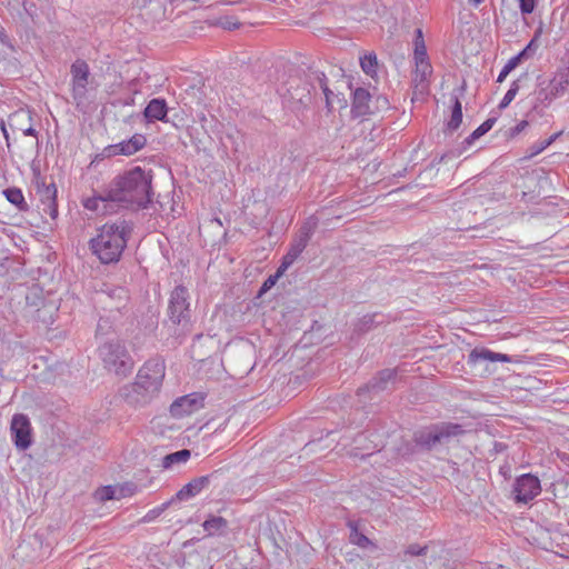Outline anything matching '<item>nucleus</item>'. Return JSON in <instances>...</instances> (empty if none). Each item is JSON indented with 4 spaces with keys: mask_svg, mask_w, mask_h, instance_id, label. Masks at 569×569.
Instances as JSON below:
<instances>
[{
    "mask_svg": "<svg viewBox=\"0 0 569 569\" xmlns=\"http://www.w3.org/2000/svg\"><path fill=\"white\" fill-rule=\"evenodd\" d=\"M152 171L137 166L118 174L108 183V196L116 206L127 209H146L152 203Z\"/></svg>",
    "mask_w": 569,
    "mask_h": 569,
    "instance_id": "f257e3e1",
    "label": "nucleus"
},
{
    "mask_svg": "<svg viewBox=\"0 0 569 569\" xmlns=\"http://www.w3.org/2000/svg\"><path fill=\"white\" fill-rule=\"evenodd\" d=\"M164 376V359L150 358L139 369L134 382L123 386L119 395L130 406H144L159 395Z\"/></svg>",
    "mask_w": 569,
    "mask_h": 569,
    "instance_id": "f03ea898",
    "label": "nucleus"
},
{
    "mask_svg": "<svg viewBox=\"0 0 569 569\" xmlns=\"http://www.w3.org/2000/svg\"><path fill=\"white\" fill-rule=\"evenodd\" d=\"M89 247L103 264L116 263L120 260L129 238L133 232V222L123 218L108 221L98 230Z\"/></svg>",
    "mask_w": 569,
    "mask_h": 569,
    "instance_id": "7ed1b4c3",
    "label": "nucleus"
},
{
    "mask_svg": "<svg viewBox=\"0 0 569 569\" xmlns=\"http://www.w3.org/2000/svg\"><path fill=\"white\" fill-rule=\"evenodd\" d=\"M312 72H321L315 67H308L303 76H291L286 82V92L283 97L290 103L295 111L310 108L316 103L318 97V84L316 79H311Z\"/></svg>",
    "mask_w": 569,
    "mask_h": 569,
    "instance_id": "20e7f679",
    "label": "nucleus"
},
{
    "mask_svg": "<svg viewBox=\"0 0 569 569\" xmlns=\"http://www.w3.org/2000/svg\"><path fill=\"white\" fill-rule=\"evenodd\" d=\"M465 433V429L459 423L438 422L416 430L412 440L422 452H431L439 446L447 445L451 438Z\"/></svg>",
    "mask_w": 569,
    "mask_h": 569,
    "instance_id": "39448f33",
    "label": "nucleus"
},
{
    "mask_svg": "<svg viewBox=\"0 0 569 569\" xmlns=\"http://www.w3.org/2000/svg\"><path fill=\"white\" fill-rule=\"evenodd\" d=\"M98 355L104 369L120 378L128 377L134 367V361L121 340H108L98 348Z\"/></svg>",
    "mask_w": 569,
    "mask_h": 569,
    "instance_id": "423d86ee",
    "label": "nucleus"
},
{
    "mask_svg": "<svg viewBox=\"0 0 569 569\" xmlns=\"http://www.w3.org/2000/svg\"><path fill=\"white\" fill-rule=\"evenodd\" d=\"M129 300V291L123 287L116 286L106 284V290H101L97 296V302L104 312L112 316L113 321H120L128 313Z\"/></svg>",
    "mask_w": 569,
    "mask_h": 569,
    "instance_id": "0eeeda50",
    "label": "nucleus"
},
{
    "mask_svg": "<svg viewBox=\"0 0 569 569\" xmlns=\"http://www.w3.org/2000/svg\"><path fill=\"white\" fill-rule=\"evenodd\" d=\"M188 289L179 284L170 295L168 305V317L173 325L182 326L183 328L190 325V302Z\"/></svg>",
    "mask_w": 569,
    "mask_h": 569,
    "instance_id": "6e6552de",
    "label": "nucleus"
},
{
    "mask_svg": "<svg viewBox=\"0 0 569 569\" xmlns=\"http://www.w3.org/2000/svg\"><path fill=\"white\" fill-rule=\"evenodd\" d=\"M49 553V545H44V535L40 531L26 533L13 551V558L20 561H34Z\"/></svg>",
    "mask_w": 569,
    "mask_h": 569,
    "instance_id": "1a4fd4ad",
    "label": "nucleus"
},
{
    "mask_svg": "<svg viewBox=\"0 0 569 569\" xmlns=\"http://www.w3.org/2000/svg\"><path fill=\"white\" fill-rule=\"evenodd\" d=\"M319 223V219L316 216H310L301 224L298 233L293 238L288 252L282 257L281 263L289 268L298 257L307 248L312 234L315 233Z\"/></svg>",
    "mask_w": 569,
    "mask_h": 569,
    "instance_id": "9d476101",
    "label": "nucleus"
},
{
    "mask_svg": "<svg viewBox=\"0 0 569 569\" xmlns=\"http://www.w3.org/2000/svg\"><path fill=\"white\" fill-rule=\"evenodd\" d=\"M33 184L40 200L42 214H48L53 221L58 218L57 187L53 181L47 183L40 172L34 176Z\"/></svg>",
    "mask_w": 569,
    "mask_h": 569,
    "instance_id": "9b49d317",
    "label": "nucleus"
},
{
    "mask_svg": "<svg viewBox=\"0 0 569 569\" xmlns=\"http://www.w3.org/2000/svg\"><path fill=\"white\" fill-rule=\"evenodd\" d=\"M70 73L72 99L77 106H80L87 100L90 83L89 64L82 59H77L70 67Z\"/></svg>",
    "mask_w": 569,
    "mask_h": 569,
    "instance_id": "f8f14e48",
    "label": "nucleus"
},
{
    "mask_svg": "<svg viewBox=\"0 0 569 569\" xmlns=\"http://www.w3.org/2000/svg\"><path fill=\"white\" fill-rule=\"evenodd\" d=\"M540 492V480L531 473L521 475L513 483L512 495L517 503H528Z\"/></svg>",
    "mask_w": 569,
    "mask_h": 569,
    "instance_id": "ddd939ff",
    "label": "nucleus"
},
{
    "mask_svg": "<svg viewBox=\"0 0 569 569\" xmlns=\"http://www.w3.org/2000/svg\"><path fill=\"white\" fill-rule=\"evenodd\" d=\"M204 393L192 392L177 398L170 406V413L174 418L191 415L204 406Z\"/></svg>",
    "mask_w": 569,
    "mask_h": 569,
    "instance_id": "4468645a",
    "label": "nucleus"
},
{
    "mask_svg": "<svg viewBox=\"0 0 569 569\" xmlns=\"http://www.w3.org/2000/svg\"><path fill=\"white\" fill-rule=\"evenodd\" d=\"M147 144V138L141 133L133 134L130 139L106 147L102 154L107 158L114 156H131Z\"/></svg>",
    "mask_w": 569,
    "mask_h": 569,
    "instance_id": "2eb2a0df",
    "label": "nucleus"
},
{
    "mask_svg": "<svg viewBox=\"0 0 569 569\" xmlns=\"http://www.w3.org/2000/svg\"><path fill=\"white\" fill-rule=\"evenodd\" d=\"M10 429L17 448L26 450L31 446V426L27 416L21 413L14 415Z\"/></svg>",
    "mask_w": 569,
    "mask_h": 569,
    "instance_id": "dca6fc26",
    "label": "nucleus"
},
{
    "mask_svg": "<svg viewBox=\"0 0 569 569\" xmlns=\"http://www.w3.org/2000/svg\"><path fill=\"white\" fill-rule=\"evenodd\" d=\"M397 378L396 369H383L380 370L371 380L358 389V395L361 396L365 392L379 393L388 389L389 385H393Z\"/></svg>",
    "mask_w": 569,
    "mask_h": 569,
    "instance_id": "f3484780",
    "label": "nucleus"
},
{
    "mask_svg": "<svg viewBox=\"0 0 569 569\" xmlns=\"http://www.w3.org/2000/svg\"><path fill=\"white\" fill-rule=\"evenodd\" d=\"M372 96L368 89L359 87L352 92L351 113L352 117H365L372 114Z\"/></svg>",
    "mask_w": 569,
    "mask_h": 569,
    "instance_id": "a211bd4d",
    "label": "nucleus"
},
{
    "mask_svg": "<svg viewBox=\"0 0 569 569\" xmlns=\"http://www.w3.org/2000/svg\"><path fill=\"white\" fill-rule=\"evenodd\" d=\"M108 196V184L99 192L94 191L93 196L82 200V206L90 211L110 213L114 210L116 202Z\"/></svg>",
    "mask_w": 569,
    "mask_h": 569,
    "instance_id": "6ab92c4d",
    "label": "nucleus"
},
{
    "mask_svg": "<svg viewBox=\"0 0 569 569\" xmlns=\"http://www.w3.org/2000/svg\"><path fill=\"white\" fill-rule=\"evenodd\" d=\"M497 121V118L491 117L488 118L486 121H483L475 131H472L463 141H462V148L460 150H451L449 152L443 153L438 162L442 163L446 161L447 158H455L459 157L463 150H466L468 147H470L477 139L489 132L492 127L495 126Z\"/></svg>",
    "mask_w": 569,
    "mask_h": 569,
    "instance_id": "aec40b11",
    "label": "nucleus"
},
{
    "mask_svg": "<svg viewBox=\"0 0 569 569\" xmlns=\"http://www.w3.org/2000/svg\"><path fill=\"white\" fill-rule=\"evenodd\" d=\"M218 471H214L211 475L201 476L193 478L190 482L184 485L172 498L174 501H183L188 500L198 493H200L204 488L210 485V480L212 477L217 475Z\"/></svg>",
    "mask_w": 569,
    "mask_h": 569,
    "instance_id": "412c9836",
    "label": "nucleus"
},
{
    "mask_svg": "<svg viewBox=\"0 0 569 569\" xmlns=\"http://www.w3.org/2000/svg\"><path fill=\"white\" fill-rule=\"evenodd\" d=\"M390 322V317L382 312L365 315L353 323V335L362 336L379 326Z\"/></svg>",
    "mask_w": 569,
    "mask_h": 569,
    "instance_id": "4be33fe9",
    "label": "nucleus"
},
{
    "mask_svg": "<svg viewBox=\"0 0 569 569\" xmlns=\"http://www.w3.org/2000/svg\"><path fill=\"white\" fill-rule=\"evenodd\" d=\"M480 361H491V362H511L512 359L509 355L506 353H499L491 351L487 348H475L470 351L468 356L467 362L469 365H477Z\"/></svg>",
    "mask_w": 569,
    "mask_h": 569,
    "instance_id": "5701e85b",
    "label": "nucleus"
},
{
    "mask_svg": "<svg viewBox=\"0 0 569 569\" xmlns=\"http://www.w3.org/2000/svg\"><path fill=\"white\" fill-rule=\"evenodd\" d=\"M168 106L164 99H151L143 110V117L148 123L154 121H167Z\"/></svg>",
    "mask_w": 569,
    "mask_h": 569,
    "instance_id": "b1692460",
    "label": "nucleus"
},
{
    "mask_svg": "<svg viewBox=\"0 0 569 569\" xmlns=\"http://www.w3.org/2000/svg\"><path fill=\"white\" fill-rule=\"evenodd\" d=\"M208 536L224 535L228 529V520L220 516H209L202 523Z\"/></svg>",
    "mask_w": 569,
    "mask_h": 569,
    "instance_id": "393cba45",
    "label": "nucleus"
},
{
    "mask_svg": "<svg viewBox=\"0 0 569 569\" xmlns=\"http://www.w3.org/2000/svg\"><path fill=\"white\" fill-rule=\"evenodd\" d=\"M569 87V73L560 72L557 73L549 82V91L551 98H558L566 93Z\"/></svg>",
    "mask_w": 569,
    "mask_h": 569,
    "instance_id": "a878e982",
    "label": "nucleus"
},
{
    "mask_svg": "<svg viewBox=\"0 0 569 569\" xmlns=\"http://www.w3.org/2000/svg\"><path fill=\"white\" fill-rule=\"evenodd\" d=\"M31 121L32 117L30 111L24 109H19L8 117V126L12 131H21L31 123Z\"/></svg>",
    "mask_w": 569,
    "mask_h": 569,
    "instance_id": "bb28decb",
    "label": "nucleus"
},
{
    "mask_svg": "<svg viewBox=\"0 0 569 569\" xmlns=\"http://www.w3.org/2000/svg\"><path fill=\"white\" fill-rule=\"evenodd\" d=\"M311 79H316L318 87L321 89L325 101H326V108L329 112L333 109V97L335 93L330 88L328 87V78L323 71L321 72H312Z\"/></svg>",
    "mask_w": 569,
    "mask_h": 569,
    "instance_id": "cd10ccee",
    "label": "nucleus"
},
{
    "mask_svg": "<svg viewBox=\"0 0 569 569\" xmlns=\"http://www.w3.org/2000/svg\"><path fill=\"white\" fill-rule=\"evenodd\" d=\"M3 196L6 199L13 204L19 211L27 212L29 211L30 207L27 203L24 196L20 188L17 187H9L3 190Z\"/></svg>",
    "mask_w": 569,
    "mask_h": 569,
    "instance_id": "c85d7f7f",
    "label": "nucleus"
},
{
    "mask_svg": "<svg viewBox=\"0 0 569 569\" xmlns=\"http://www.w3.org/2000/svg\"><path fill=\"white\" fill-rule=\"evenodd\" d=\"M416 69L413 72V82L416 86L425 84L428 82V77L432 73V68L428 58L415 59Z\"/></svg>",
    "mask_w": 569,
    "mask_h": 569,
    "instance_id": "c756f323",
    "label": "nucleus"
},
{
    "mask_svg": "<svg viewBox=\"0 0 569 569\" xmlns=\"http://www.w3.org/2000/svg\"><path fill=\"white\" fill-rule=\"evenodd\" d=\"M451 101V116L447 122V130L452 132L456 131L462 122V106L457 94L452 96Z\"/></svg>",
    "mask_w": 569,
    "mask_h": 569,
    "instance_id": "7c9ffc66",
    "label": "nucleus"
},
{
    "mask_svg": "<svg viewBox=\"0 0 569 569\" xmlns=\"http://www.w3.org/2000/svg\"><path fill=\"white\" fill-rule=\"evenodd\" d=\"M117 488L113 486H103L94 491V498L98 501L103 502L112 499H120L126 496L123 487L119 489V493H117Z\"/></svg>",
    "mask_w": 569,
    "mask_h": 569,
    "instance_id": "2f4dec72",
    "label": "nucleus"
},
{
    "mask_svg": "<svg viewBox=\"0 0 569 569\" xmlns=\"http://www.w3.org/2000/svg\"><path fill=\"white\" fill-rule=\"evenodd\" d=\"M191 457L189 449H181L172 453L166 455L162 458V467L164 469L171 468L176 463L187 462Z\"/></svg>",
    "mask_w": 569,
    "mask_h": 569,
    "instance_id": "473e14b6",
    "label": "nucleus"
},
{
    "mask_svg": "<svg viewBox=\"0 0 569 569\" xmlns=\"http://www.w3.org/2000/svg\"><path fill=\"white\" fill-rule=\"evenodd\" d=\"M348 527L350 528L349 540L351 543L360 548H367L371 545L370 539L365 533L359 531L358 525L355 521H349Z\"/></svg>",
    "mask_w": 569,
    "mask_h": 569,
    "instance_id": "72a5a7b5",
    "label": "nucleus"
},
{
    "mask_svg": "<svg viewBox=\"0 0 569 569\" xmlns=\"http://www.w3.org/2000/svg\"><path fill=\"white\" fill-rule=\"evenodd\" d=\"M528 78V74L527 73H523L521 74L517 80H515L509 90L506 92L505 97L502 98V100L500 101L498 108L500 110L507 108L511 101L515 99V97L517 96L519 89H520V84L523 80H527Z\"/></svg>",
    "mask_w": 569,
    "mask_h": 569,
    "instance_id": "f704fd0d",
    "label": "nucleus"
},
{
    "mask_svg": "<svg viewBox=\"0 0 569 569\" xmlns=\"http://www.w3.org/2000/svg\"><path fill=\"white\" fill-rule=\"evenodd\" d=\"M360 66L367 76L375 77L378 68L377 54L375 52H369L360 57Z\"/></svg>",
    "mask_w": 569,
    "mask_h": 569,
    "instance_id": "c9c22d12",
    "label": "nucleus"
},
{
    "mask_svg": "<svg viewBox=\"0 0 569 569\" xmlns=\"http://www.w3.org/2000/svg\"><path fill=\"white\" fill-rule=\"evenodd\" d=\"M112 316L110 313L104 312V315L100 316L96 329V336H107L111 331L114 330V323Z\"/></svg>",
    "mask_w": 569,
    "mask_h": 569,
    "instance_id": "e433bc0d",
    "label": "nucleus"
},
{
    "mask_svg": "<svg viewBox=\"0 0 569 569\" xmlns=\"http://www.w3.org/2000/svg\"><path fill=\"white\" fill-rule=\"evenodd\" d=\"M288 268L284 264L280 263L274 274L269 276L263 283L261 284L258 296L261 297L267 291H269L278 281V279L286 272Z\"/></svg>",
    "mask_w": 569,
    "mask_h": 569,
    "instance_id": "4c0bfd02",
    "label": "nucleus"
},
{
    "mask_svg": "<svg viewBox=\"0 0 569 569\" xmlns=\"http://www.w3.org/2000/svg\"><path fill=\"white\" fill-rule=\"evenodd\" d=\"M416 36H415V59H425V58H428V54H427V48H426V44H425V40H423V34H422V30L421 29H416L415 31Z\"/></svg>",
    "mask_w": 569,
    "mask_h": 569,
    "instance_id": "58836bf2",
    "label": "nucleus"
},
{
    "mask_svg": "<svg viewBox=\"0 0 569 569\" xmlns=\"http://www.w3.org/2000/svg\"><path fill=\"white\" fill-rule=\"evenodd\" d=\"M555 98H551L549 88H542L536 92L535 101L531 106V111H536L540 104L549 106Z\"/></svg>",
    "mask_w": 569,
    "mask_h": 569,
    "instance_id": "ea45409f",
    "label": "nucleus"
},
{
    "mask_svg": "<svg viewBox=\"0 0 569 569\" xmlns=\"http://www.w3.org/2000/svg\"><path fill=\"white\" fill-rule=\"evenodd\" d=\"M44 299L41 295V290L38 287H32L26 295V303L31 307H39L43 305Z\"/></svg>",
    "mask_w": 569,
    "mask_h": 569,
    "instance_id": "a19ab883",
    "label": "nucleus"
},
{
    "mask_svg": "<svg viewBox=\"0 0 569 569\" xmlns=\"http://www.w3.org/2000/svg\"><path fill=\"white\" fill-rule=\"evenodd\" d=\"M174 502L173 498L163 502L161 506H158L151 510H149L146 516L142 518V522H150L157 519L163 511H166L172 503Z\"/></svg>",
    "mask_w": 569,
    "mask_h": 569,
    "instance_id": "79ce46f5",
    "label": "nucleus"
},
{
    "mask_svg": "<svg viewBox=\"0 0 569 569\" xmlns=\"http://www.w3.org/2000/svg\"><path fill=\"white\" fill-rule=\"evenodd\" d=\"M371 109L372 114L388 111L390 109V102L385 94H377L375 96Z\"/></svg>",
    "mask_w": 569,
    "mask_h": 569,
    "instance_id": "37998d69",
    "label": "nucleus"
},
{
    "mask_svg": "<svg viewBox=\"0 0 569 569\" xmlns=\"http://www.w3.org/2000/svg\"><path fill=\"white\" fill-rule=\"evenodd\" d=\"M519 64H520V62H519L518 58L512 57L511 59H509L508 62L501 69L500 73H499V76L497 78V82H499V83L503 82L505 79L507 78V76L512 70H515Z\"/></svg>",
    "mask_w": 569,
    "mask_h": 569,
    "instance_id": "c03bdc74",
    "label": "nucleus"
},
{
    "mask_svg": "<svg viewBox=\"0 0 569 569\" xmlns=\"http://www.w3.org/2000/svg\"><path fill=\"white\" fill-rule=\"evenodd\" d=\"M398 452L401 457H410V456H413V455L420 452V450H419L417 443H415L413 441L412 442L407 441L399 447Z\"/></svg>",
    "mask_w": 569,
    "mask_h": 569,
    "instance_id": "a18cd8bd",
    "label": "nucleus"
},
{
    "mask_svg": "<svg viewBox=\"0 0 569 569\" xmlns=\"http://www.w3.org/2000/svg\"><path fill=\"white\" fill-rule=\"evenodd\" d=\"M216 24L222 27L224 30H234L240 27V22L232 17H221Z\"/></svg>",
    "mask_w": 569,
    "mask_h": 569,
    "instance_id": "49530a36",
    "label": "nucleus"
},
{
    "mask_svg": "<svg viewBox=\"0 0 569 569\" xmlns=\"http://www.w3.org/2000/svg\"><path fill=\"white\" fill-rule=\"evenodd\" d=\"M427 552L428 546H420L418 543H411L405 550V555H409L411 557L426 556Z\"/></svg>",
    "mask_w": 569,
    "mask_h": 569,
    "instance_id": "de8ad7c7",
    "label": "nucleus"
},
{
    "mask_svg": "<svg viewBox=\"0 0 569 569\" xmlns=\"http://www.w3.org/2000/svg\"><path fill=\"white\" fill-rule=\"evenodd\" d=\"M519 8L522 14H530L536 8V0H519Z\"/></svg>",
    "mask_w": 569,
    "mask_h": 569,
    "instance_id": "09e8293b",
    "label": "nucleus"
},
{
    "mask_svg": "<svg viewBox=\"0 0 569 569\" xmlns=\"http://www.w3.org/2000/svg\"><path fill=\"white\" fill-rule=\"evenodd\" d=\"M0 42L4 47H7L11 52L17 51L14 43L12 42V40L10 39V37L7 34L6 30L2 27H0Z\"/></svg>",
    "mask_w": 569,
    "mask_h": 569,
    "instance_id": "8fccbe9b",
    "label": "nucleus"
},
{
    "mask_svg": "<svg viewBox=\"0 0 569 569\" xmlns=\"http://www.w3.org/2000/svg\"><path fill=\"white\" fill-rule=\"evenodd\" d=\"M527 126H528V121L527 120H521L517 126H515V127L509 129L508 137L509 138H515L520 132H522Z\"/></svg>",
    "mask_w": 569,
    "mask_h": 569,
    "instance_id": "3c124183",
    "label": "nucleus"
},
{
    "mask_svg": "<svg viewBox=\"0 0 569 569\" xmlns=\"http://www.w3.org/2000/svg\"><path fill=\"white\" fill-rule=\"evenodd\" d=\"M535 43V40L532 39L518 54L515 56V58L519 59V62L521 63L525 59L529 58L530 52L532 50V46Z\"/></svg>",
    "mask_w": 569,
    "mask_h": 569,
    "instance_id": "603ef678",
    "label": "nucleus"
},
{
    "mask_svg": "<svg viewBox=\"0 0 569 569\" xmlns=\"http://www.w3.org/2000/svg\"><path fill=\"white\" fill-rule=\"evenodd\" d=\"M7 124L8 122H4L3 120L1 121L0 123V128H1V131L3 133V137L6 139V143H7V148L8 150L10 151L11 149V142H10V137H9V132H8V129H7Z\"/></svg>",
    "mask_w": 569,
    "mask_h": 569,
    "instance_id": "864d4df0",
    "label": "nucleus"
},
{
    "mask_svg": "<svg viewBox=\"0 0 569 569\" xmlns=\"http://www.w3.org/2000/svg\"><path fill=\"white\" fill-rule=\"evenodd\" d=\"M7 124L8 122H4L3 120L1 121L0 123V128H1V131L3 133V137L6 139V143H7V148L8 150L10 151L11 149V142H10V137H9V132H8V129H7Z\"/></svg>",
    "mask_w": 569,
    "mask_h": 569,
    "instance_id": "5fc2aeb1",
    "label": "nucleus"
},
{
    "mask_svg": "<svg viewBox=\"0 0 569 569\" xmlns=\"http://www.w3.org/2000/svg\"><path fill=\"white\" fill-rule=\"evenodd\" d=\"M546 148H548V146H545V141L537 142L531 147L530 156H536L543 151Z\"/></svg>",
    "mask_w": 569,
    "mask_h": 569,
    "instance_id": "6e6d98bb",
    "label": "nucleus"
},
{
    "mask_svg": "<svg viewBox=\"0 0 569 569\" xmlns=\"http://www.w3.org/2000/svg\"><path fill=\"white\" fill-rule=\"evenodd\" d=\"M21 132L24 134V136H31V137H37L38 132L36 129H33V127L31 126V123H29L26 128H23L21 130Z\"/></svg>",
    "mask_w": 569,
    "mask_h": 569,
    "instance_id": "4d7b16f0",
    "label": "nucleus"
},
{
    "mask_svg": "<svg viewBox=\"0 0 569 569\" xmlns=\"http://www.w3.org/2000/svg\"><path fill=\"white\" fill-rule=\"evenodd\" d=\"M9 343L8 332L0 327V345Z\"/></svg>",
    "mask_w": 569,
    "mask_h": 569,
    "instance_id": "13d9d810",
    "label": "nucleus"
},
{
    "mask_svg": "<svg viewBox=\"0 0 569 569\" xmlns=\"http://www.w3.org/2000/svg\"><path fill=\"white\" fill-rule=\"evenodd\" d=\"M507 448H508V446H507L506 443H503V442L496 441V442L493 443V450H495L496 452H502V451H505Z\"/></svg>",
    "mask_w": 569,
    "mask_h": 569,
    "instance_id": "bf43d9fd",
    "label": "nucleus"
},
{
    "mask_svg": "<svg viewBox=\"0 0 569 569\" xmlns=\"http://www.w3.org/2000/svg\"><path fill=\"white\" fill-rule=\"evenodd\" d=\"M560 136H561V132H556V133H553V134H552V136H550L548 139L543 140V141H545V146H548V147H549V146H550L551 143H553V142L558 139V137H560Z\"/></svg>",
    "mask_w": 569,
    "mask_h": 569,
    "instance_id": "052dcab7",
    "label": "nucleus"
},
{
    "mask_svg": "<svg viewBox=\"0 0 569 569\" xmlns=\"http://www.w3.org/2000/svg\"><path fill=\"white\" fill-rule=\"evenodd\" d=\"M470 4L473 7H478L480 3L483 2V0H468Z\"/></svg>",
    "mask_w": 569,
    "mask_h": 569,
    "instance_id": "680f3d73",
    "label": "nucleus"
},
{
    "mask_svg": "<svg viewBox=\"0 0 569 569\" xmlns=\"http://www.w3.org/2000/svg\"><path fill=\"white\" fill-rule=\"evenodd\" d=\"M133 99L127 100V104L132 103Z\"/></svg>",
    "mask_w": 569,
    "mask_h": 569,
    "instance_id": "e2e57ef3",
    "label": "nucleus"
},
{
    "mask_svg": "<svg viewBox=\"0 0 569 569\" xmlns=\"http://www.w3.org/2000/svg\"><path fill=\"white\" fill-rule=\"evenodd\" d=\"M133 99L127 100V104L132 103Z\"/></svg>",
    "mask_w": 569,
    "mask_h": 569,
    "instance_id": "0e129e2a",
    "label": "nucleus"
},
{
    "mask_svg": "<svg viewBox=\"0 0 569 569\" xmlns=\"http://www.w3.org/2000/svg\"><path fill=\"white\" fill-rule=\"evenodd\" d=\"M190 543V541H184L183 546H188Z\"/></svg>",
    "mask_w": 569,
    "mask_h": 569,
    "instance_id": "69168bd1",
    "label": "nucleus"
}]
</instances>
